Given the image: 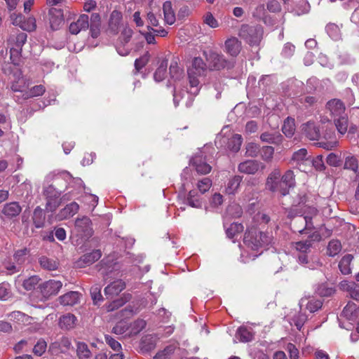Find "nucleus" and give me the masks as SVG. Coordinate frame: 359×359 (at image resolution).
Wrapping results in <instances>:
<instances>
[{
    "instance_id": "obj_4",
    "label": "nucleus",
    "mask_w": 359,
    "mask_h": 359,
    "mask_svg": "<svg viewBox=\"0 0 359 359\" xmlns=\"http://www.w3.org/2000/svg\"><path fill=\"white\" fill-rule=\"evenodd\" d=\"M306 214L304 217H300L292 223V228L294 231L307 233L315 229L312 219L317 215L318 210L313 207H307Z\"/></svg>"
},
{
    "instance_id": "obj_61",
    "label": "nucleus",
    "mask_w": 359,
    "mask_h": 359,
    "mask_svg": "<svg viewBox=\"0 0 359 359\" xmlns=\"http://www.w3.org/2000/svg\"><path fill=\"white\" fill-rule=\"evenodd\" d=\"M4 267L8 275H13L21 271L20 267L14 261H8L4 263Z\"/></svg>"
},
{
    "instance_id": "obj_31",
    "label": "nucleus",
    "mask_w": 359,
    "mask_h": 359,
    "mask_svg": "<svg viewBox=\"0 0 359 359\" xmlns=\"http://www.w3.org/2000/svg\"><path fill=\"white\" fill-rule=\"evenodd\" d=\"M163 12L165 22L171 25L175 22V14L172 6V3L169 1H165L163 5Z\"/></svg>"
},
{
    "instance_id": "obj_38",
    "label": "nucleus",
    "mask_w": 359,
    "mask_h": 359,
    "mask_svg": "<svg viewBox=\"0 0 359 359\" xmlns=\"http://www.w3.org/2000/svg\"><path fill=\"white\" fill-rule=\"evenodd\" d=\"M242 180L243 177L241 176H233L228 182L227 186L226 187V192L228 194H234L236 192H237Z\"/></svg>"
},
{
    "instance_id": "obj_17",
    "label": "nucleus",
    "mask_w": 359,
    "mask_h": 359,
    "mask_svg": "<svg viewBox=\"0 0 359 359\" xmlns=\"http://www.w3.org/2000/svg\"><path fill=\"white\" fill-rule=\"evenodd\" d=\"M341 290L346 292L352 299L359 300V285L353 281L343 280L339 283Z\"/></svg>"
},
{
    "instance_id": "obj_29",
    "label": "nucleus",
    "mask_w": 359,
    "mask_h": 359,
    "mask_svg": "<svg viewBox=\"0 0 359 359\" xmlns=\"http://www.w3.org/2000/svg\"><path fill=\"white\" fill-rule=\"evenodd\" d=\"M79 295L78 292L71 291L60 296L59 300L60 304L64 306H73L78 303Z\"/></svg>"
},
{
    "instance_id": "obj_19",
    "label": "nucleus",
    "mask_w": 359,
    "mask_h": 359,
    "mask_svg": "<svg viewBox=\"0 0 359 359\" xmlns=\"http://www.w3.org/2000/svg\"><path fill=\"white\" fill-rule=\"evenodd\" d=\"M327 108L330 111V114L334 118L345 115V106L344 103L337 99L330 100L327 103Z\"/></svg>"
},
{
    "instance_id": "obj_10",
    "label": "nucleus",
    "mask_w": 359,
    "mask_h": 359,
    "mask_svg": "<svg viewBox=\"0 0 359 359\" xmlns=\"http://www.w3.org/2000/svg\"><path fill=\"white\" fill-rule=\"evenodd\" d=\"M72 348V343L68 337H63L60 340L51 343L49 351L53 355L66 353Z\"/></svg>"
},
{
    "instance_id": "obj_35",
    "label": "nucleus",
    "mask_w": 359,
    "mask_h": 359,
    "mask_svg": "<svg viewBox=\"0 0 359 359\" xmlns=\"http://www.w3.org/2000/svg\"><path fill=\"white\" fill-rule=\"evenodd\" d=\"M22 16L19 15L18 16L15 21L13 22V24L15 25H20V27L23 30H26L28 32L34 31L36 29V20L34 18H29L27 22H22Z\"/></svg>"
},
{
    "instance_id": "obj_54",
    "label": "nucleus",
    "mask_w": 359,
    "mask_h": 359,
    "mask_svg": "<svg viewBox=\"0 0 359 359\" xmlns=\"http://www.w3.org/2000/svg\"><path fill=\"white\" fill-rule=\"evenodd\" d=\"M239 340L243 342H248L253 339V334L245 327H239L237 330Z\"/></svg>"
},
{
    "instance_id": "obj_36",
    "label": "nucleus",
    "mask_w": 359,
    "mask_h": 359,
    "mask_svg": "<svg viewBox=\"0 0 359 359\" xmlns=\"http://www.w3.org/2000/svg\"><path fill=\"white\" fill-rule=\"evenodd\" d=\"M260 140L263 142L278 144L282 142V135L278 133H271L265 132L260 135Z\"/></svg>"
},
{
    "instance_id": "obj_60",
    "label": "nucleus",
    "mask_w": 359,
    "mask_h": 359,
    "mask_svg": "<svg viewBox=\"0 0 359 359\" xmlns=\"http://www.w3.org/2000/svg\"><path fill=\"white\" fill-rule=\"evenodd\" d=\"M39 280V276H32L23 281L22 286L26 290H32L35 288Z\"/></svg>"
},
{
    "instance_id": "obj_34",
    "label": "nucleus",
    "mask_w": 359,
    "mask_h": 359,
    "mask_svg": "<svg viewBox=\"0 0 359 359\" xmlns=\"http://www.w3.org/2000/svg\"><path fill=\"white\" fill-rule=\"evenodd\" d=\"M306 203V196L304 195L301 197L300 201L299 202L297 205H292V208L289 210L287 217L288 218H294L296 216L300 215L302 216L303 214L306 213V209L304 210L302 207V205H304Z\"/></svg>"
},
{
    "instance_id": "obj_58",
    "label": "nucleus",
    "mask_w": 359,
    "mask_h": 359,
    "mask_svg": "<svg viewBox=\"0 0 359 359\" xmlns=\"http://www.w3.org/2000/svg\"><path fill=\"white\" fill-rule=\"evenodd\" d=\"M312 243L310 240L304 241H299L294 243V248L302 252V254H306L311 248Z\"/></svg>"
},
{
    "instance_id": "obj_52",
    "label": "nucleus",
    "mask_w": 359,
    "mask_h": 359,
    "mask_svg": "<svg viewBox=\"0 0 359 359\" xmlns=\"http://www.w3.org/2000/svg\"><path fill=\"white\" fill-rule=\"evenodd\" d=\"M243 230V226L241 224L233 222L226 229V233L229 238H233L236 234L242 232Z\"/></svg>"
},
{
    "instance_id": "obj_53",
    "label": "nucleus",
    "mask_w": 359,
    "mask_h": 359,
    "mask_svg": "<svg viewBox=\"0 0 359 359\" xmlns=\"http://www.w3.org/2000/svg\"><path fill=\"white\" fill-rule=\"evenodd\" d=\"M344 168L353 170L356 173L358 168V161L356 157L353 156H346L344 162Z\"/></svg>"
},
{
    "instance_id": "obj_51",
    "label": "nucleus",
    "mask_w": 359,
    "mask_h": 359,
    "mask_svg": "<svg viewBox=\"0 0 359 359\" xmlns=\"http://www.w3.org/2000/svg\"><path fill=\"white\" fill-rule=\"evenodd\" d=\"M342 315L348 320H354L356 317V305L353 302H348L344 308Z\"/></svg>"
},
{
    "instance_id": "obj_20",
    "label": "nucleus",
    "mask_w": 359,
    "mask_h": 359,
    "mask_svg": "<svg viewBox=\"0 0 359 359\" xmlns=\"http://www.w3.org/2000/svg\"><path fill=\"white\" fill-rule=\"evenodd\" d=\"M303 134L311 140H317L320 137L319 128L313 122L309 121L302 126Z\"/></svg>"
},
{
    "instance_id": "obj_48",
    "label": "nucleus",
    "mask_w": 359,
    "mask_h": 359,
    "mask_svg": "<svg viewBox=\"0 0 359 359\" xmlns=\"http://www.w3.org/2000/svg\"><path fill=\"white\" fill-rule=\"evenodd\" d=\"M39 264L43 269L48 271L55 270L58 266V263L55 259L45 256H42L39 258Z\"/></svg>"
},
{
    "instance_id": "obj_30",
    "label": "nucleus",
    "mask_w": 359,
    "mask_h": 359,
    "mask_svg": "<svg viewBox=\"0 0 359 359\" xmlns=\"http://www.w3.org/2000/svg\"><path fill=\"white\" fill-rule=\"evenodd\" d=\"M22 211L21 206L17 202H11L4 205L3 213L8 217H14L18 216Z\"/></svg>"
},
{
    "instance_id": "obj_16",
    "label": "nucleus",
    "mask_w": 359,
    "mask_h": 359,
    "mask_svg": "<svg viewBox=\"0 0 359 359\" xmlns=\"http://www.w3.org/2000/svg\"><path fill=\"white\" fill-rule=\"evenodd\" d=\"M44 194L48 198L46 203V209L48 211L53 212L59 205V195L55 192V189L52 186H49L44 190Z\"/></svg>"
},
{
    "instance_id": "obj_46",
    "label": "nucleus",
    "mask_w": 359,
    "mask_h": 359,
    "mask_svg": "<svg viewBox=\"0 0 359 359\" xmlns=\"http://www.w3.org/2000/svg\"><path fill=\"white\" fill-rule=\"evenodd\" d=\"M29 250L27 248L20 249L13 255V261L21 268L26 262Z\"/></svg>"
},
{
    "instance_id": "obj_22",
    "label": "nucleus",
    "mask_w": 359,
    "mask_h": 359,
    "mask_svg": "<svg viewBox=\"0 0 359 359\" xmlns=\"http://www.w3.org/2000/svg\"><path fill=\"white\" fill-rule=\"evenodd\" d=\"M260 163L255 160H248L241 163L238 166V170L240 172L254 175L259 169Z\"/></svg>"
},
{
    "instance_id": "obj_18",
    "label": "nucleus",
    "mask_w": 359,
    "mask_h": 359,
    "mask_svg": "<svg viewBox=\"0 0 359 359\" xmlns=\"http://www.w3.org/2000/svg\"><path fill=\"white\" fill-rule=\"evenodd\" d=\"M14 78L11 79V88L13 92L25 93L29 86L27 80L23 78L20 72L14 74Z\"/></svg>"
},
{
    "instance_id": "obj_55",
    "label": "nucleus",
    "mask_w": 359,
    "mask_h": 359,
    "mask_svg": "<svg viewBox=\"0 0 359 359\" xmlns=\"http://www.w3.org/2000/svg\"><path fill=\"white\" fill-rule=\"evenodd\" d=\"M274 149L271 146L263 147L260 149L261 158L266 162H270L273 159Z\"/></svg>"
},
{
    "instance_id": "obj_23",
    "label": "nucleus",
    "mask_w": 359,
    "mask_h": 359,
    "mask_svg": "<svg viewBox=\"0 0 359 359\" xmlns=\"http://www.w3.org/2000/svg\"><path fill=\"white\" fill-rule=\"evenodd\" d=\"M122 20V13L116 10L111 12L109 20V31L116 34L118 32L119 26Z\"/></svg>"
},
{
    "instance_id": "obj_42",
    "label": "nucleus",
    "mask_w": 359,
    "mask_h": 359,
    "mask_svg": "<svg viewBox=\"0 0 359 359\" xmlns=\"http://www.w3.org/2000/svg\"><path fill=\"white\" fill-rule=\"evenodd\" d=\"M33 224L36 228H41L45 222V214L40 207H36L34 210L32 217Z\"/></svg>"
},
{
    "instance_id": "obj_24",
    "label": "nucleus",
    "mask_w": 359,
    "mask_h": 359,
    "mask_svg": "<svg viewBox=\"0 0 359 359\" xmlns=\"http://www.w3.org/2000/svg\"><path fill=\"white\" fill-rule=\"evenodd\" d=\"M27 34L25 32H20L16 34H11L8 39V46L12 48L22 50L23 45L27 41Z\"/></svg>"
},
{
    "instance_id": "obj_59",
    "label": "nucleus",
    "mask_w": 359,
    "mask_h": 359,
    "mask_svg": "<svg viewBox=\"0 0 359 359\" xmlns=\"http://www.w3.org/2000/svg\"><path fill=\"white\" fill-rule=\"evenodd\" d=\"M130 299V294H124V299L123 298L116 299L112 302H111L107 307V311H112L115 309H118L122 306L125 303H126Z\"/></svg>"
},
{
    "instance_id": "obj_6",
    "label": "nucleus",
    "mask_w": 359,
    "mask_h": 359,
    "mask_svg": "<svg viewBox=\"0 0 359 359\" xmlns=\"http://www.w3.org/2000/svg\"><path fill=\"white\" fill-rule=\"evenodd\" d=\"M290 163L301 171L306 172V166H311V158L307 150L302 148L293 153Z\"/></svg>"
},
{
    "instance_id": "obj_50",
    "label": "nucleus",
    "mask_w": 359,
    "mask_h": 359,
    "mask_svg": "<svg viewBox=\"0 0 359 359\" xmlns=\"http://www.w3.org/2000/svg\"><path fill=\"white\" fill-rule=\"evenodd\" d=\"M178 57H173L170 65V75L174 79H180L182 74V69L178 66Z\"/></svg>"
},
{
    "instance_id": "obj_12",
    "label": "nucleus",
    "mask_w": 359,
    "mask_h": 359,
    "mask_svg": "<svg viewBox=\"0 0 359 359\" xmlns=\"http://www.w3.org/2000/svg\"><path fill=\"white\" fill-rule=\"evenodd\" d=\"M89 17L88 15H81L76 22L69 25V30L72 34H77L82 30L89 28Z\"/></svg>"
},
{
    "instance_id": "obj_1",
    "label": "nucleus",
    "mask_w": 359,
    "mask_h": 359,
    "mask_svg": "<svg viewBox=\"0 0 359 359\" xmlns=\"http://www.w3.org/2000/svg\"><path fill=\"white\" fill-rule=\"evenodd\" d=\"M272 241L273 236L269 233L252 228L245 233L243 243L252 250L259 251L268 247Z\"/></svg>"
},
{
    "instance_id": "obj_25",
    "label": "nucleus",
    "mask_w": 359,
    "mask_h": 359,
    "mask_svg": "<svg viewBox=\"0 0 359 359\" xmlns=\"http://www.w3.org/2000/svg\"><path fill=\"white\" fill-rule=\"evenodd\" d=\"M77 318L72 313H67L62 316L59 319V326L63 330L73 329L76 324Z\"/></svg>"
},
{
    "instance_id": "obj_39",
    "label": "nucleus",
    "mask_w": 359,
    "mask_h": 359,
    "mask_svg": "<svg viewBox=\"0 0 359 359\" xmlns=\"http://www.w3.org/2000/svg\"><path fill=\"white\" fill-rule=\"evenodd\" d=\"M168 65V62L166 59H164L161 62L154 74V78L156 81L160 82L166 77Z\"/></svg>"
},
{
    "instance_id": "obj_45",
    "label": "nucleus",
    "mask_w": 359,
    "mask_h": 359,
    "mask_svg": "<svg viewBox=\"0 0 359 359\" xmlns=\"http://www.w3.org/2000/svg\"><path fill=\"white\" fill-rule=\"evenodd\" d=\"M334 122L338 132L341 135H344L348 130V117L346 114L334 118Z\"/></svg>"
},
{
    "instance_id": "obj_5",
    "label": "nucleus",
    "mask_w": 359,
    "mask_h": 359,
    "mask_svg": "<svg viewBox=\"0 0 359 359\" xmlns=\"http://www.w3.org/2000/svg\"><path fill=\"white\" fill-rule=\"evenodd\" d=\"M266 187L272 192H278L282 196L287 195V191L283 188L281 180V172L276 168L268 175L266 181Z\"/></svg>"
},
{
    "instance_id": "obj_8",
    "label": "nucleus",
    "mask_w": 359,
    "mask_h": 359,
    "mask_svg": "<svg viewBox=\"0 0 359 359\" xmlns=\"http://www.w3.org/2000/svg\"><path fill=\"white\" fill-rule=\"evenodd\" d=\"M62 286L60 280H49L41 284L40 291L45 298L56 294Z\"/></svg>"
},
{
    "instance_id": "obj_14",
    "label": "nucleus",
    "mask_w": 359,
    "mask_h": 359,
    "mask_svg": "<svg viewBox=\"0 0 359 359\" xmlns=\"http://www.w3.org/2000/svg\"><path fill=\"white\" fill-rule=\"evenodd\" d=\"M91 221L87 217L77 218L75 221V228L78 233L83 236H89L92 234Z\"/></svg>"
},
{
    "instance_id": "obj_21",
    "label": "nucleus",
    "mask_w": 359,
    "mask_h": 359,
    "mask_svg": "<svg viewBox=\"0 0 359 359\" xmlns=\"http://www.w3.org/2000/svg\"><path fill=\"white\" fill-rule=\"evenodd\" d=\"M298 262L300 264L305 266L310 269H316L323 266L320 258L312 257L309 258L306 254H300L298 256Z\"/></svg>"
},
{
    "instance_id": "obj_2",
    "label": "nucleus",
    "mask_w": 359,
    "mask_h": 359,
    "mask_svg": "<svg viewBox=\"0 0 359 359\" xmlns=\"http://www.w3.org/2000/svg\"><path fill=\"white\" fill-rule=\"evenodd\" d=\"M207 72V65L203 60L201 57H195L192 60L191 66L187 71L191 93L198 94L199 85L202 79L206 76Z\"/></svg>"
},
{
    "instance_id": "obj_32",
    "label": "nucleus",
    "mask_w": 359,
    "mask_h": 359,
    "mask_svg": "<svg viewBox=\"0 0 359 359\" xmlns=\"http://www.w3.org/2000/svg\"><path fill=\"white\" fill-rule=\"evenodd\" d=\"M281 180L283 188L286 189L288 194L290 189L295 186V176L293 171L291 170H287L284 175H281Z\"/></svg>"
},
{
    "instance_id": "obj_13",
    "label": "nucleus",
    "mask_w": 359,
    "mask_h": 359,
    "mask_svg": "<svg viewBox=\"0 0 359 359\" xmlns=\"http://www.w3.org/2000/svg\"><path fill=\"white\" fill-rule=\"evenodd\" d=\"M102 256L101 251L100 250H93L89 253H86L82 255L76 262V266L79 268H83L88 265L93 264L97 261Z\"/></svg>"
},
{
    "instance_id": "obj_49",
    "label": "nucleus",
    "mask_w": 359,
    "mask_h": 359,
    "mask_svg": "<svg viewBox=\"0 0 359 359\" xmlns=\"http://www.w3.org/2000/svg\"><path fill=\"white\" fill-rule=\"evenodd\" d=\"M96 267L104 280H107V276L114 271L113 264L111 263H106L103 260Z\"/></svg>"
},
{
    "instance_id": "obj_7",
    "label": "nucleus",
    "mask_w": 359,
    "mask_h": 359,
    "mask_svg": "<svg viewBox=\"0 0 359 359\" xmlns=\"http://www.w3.org/2000/svg\"><path fill=\"white\" fill-rule=\"evenodd\" d=\"M190 165L198 175H207L212 170V166L207 163L205 156L201 151L196 152L191 158Z\"/></svg>"
},
{
    "instance_id": "obj_15",
    "label": "nucleus",
    "mask_w": 359,
    "mask_h": 359,
    "mask_svg": "<svg viewBox=\"0 0 359 359\" xmlns=\"http://www.w3.org/2000/svg\"><path fill=\"white\" fill-rule=\"evenodd\" d=\"M126 288V283L122 280H116L104 288V294L107 299H113Z\"/></svg>"
},
{
    "instance_id": "obj_57",
    "label": "nucleus",
    "mask_w": 359,
    "mask_h": 359,
    "mask_svg": "<svg viewBox=\"0 0 359 359\" xmlns=\"http://www.w3.org/2000/svg\"><path fill=\"white\" fill-rule=\"evenodd\" d=\"M146 321L142 319H137L130 325V334H137L141 332L146 326Z\"/></svg>"
},
{
    "instance_id": "obj_41",
    "label": "nucleus",
    "mask_w": 359,
    "mask_h": 359,
    "mask_svg": "<svg viewBox=\"0 0 359 359\" xmlns=\"http://www.w3.org/2000/svg\"><path fill=\"white\" fill-rule=\"evenodd\" d=\"M185 203L192 208H200L202 206L198 192L196 190H191L189 192L187 198H185Z\"/></svg>"
},
{
    "instance_id": "obj_11",
    "label": "nucleus",
    "mask_w": 359,
    "mask_h": 359,
    "mask_svg": "<svg viewBox=\"0 0 359 359\" xmlns=\"http://www.w3.org/2000/svg\"><path fill=\"white\" fill-rule=\"evenodd\" d=\"M242 49L241 41L238 38L232 36L224 42V50L232 57H236Z\"/></svg>"
},
{
    "instance_id": "obj_26",
    "label": "nucleus",
    "mask_w": 359,
    "mask_h": 359,
    "mask_svg": "<svg viewBox=\"0 0 359 359\" xmlns=\"http://www.w3.org/2000/svg\"><path fill=\"white\" fill-rule=\"evenodd\" d=\"M156 345V339L154 336L147 334L144 336L140 341V348L142 352H149L153 350Z\"/></svg>"
},
{
    "instance_id": "obj_3",
    "label": "nucleus",
    "mask_w": 359,
    "mask_h": 359,
    "mask_svg": "<svg viewBox=\"0 0 359 359\" xmlns=\"http://www.w3.org/2000/svg\"><path fill=\"white\" fill-rule=\"evenodd\" d=\"M264 34L263 28L261 25H241L238 35L250 46H258L262 39Z\"/></svg>"
},
{
    "instance_id": "obj_47",
    "label": "nucleus",
    "mask_w": 359,
    "mask_h": 359,
    "mask_svg": "<svg viewBox=\"0 0 359 359\" xmlns=\"http://www.w3.org/2000/svg\"><path fill=\"white\" fill-rule=\"evenodd\" d=\"M76 353L79 359H89L91 357V352L88 345L84 342L79 341L77 343Z\"/></svg>"
},
{
    "instance_id": "obj_28",
    "label": "nucleus",
    "mask_w": 359,
    "mask_h": 359,
    "mask_svg": "<svg viewBox=\"0 0 359 359\" xmlns=\"http://www.w3.org/2000/svg\"><path fill=\"white\" fill-rule=\"evenodd\" d=\"M79 205L76 202H72L60 210L58 217L60 219H65L73 217L77 213Z\"/></svg>"
},
{
    "instance_id": "obj_62",
    "label": "nucleus",
    "mask_w": 359,
    "mask_h": 359,
    "mask_svg": "<svg viewBox=\"0 0 359 359\" xmlns=\"http://www.w3.org/2000/svg\"><path fill=\"white\" fill-rule=\"evenodd\" d=\"M212 186V180L209 177H204L199 180L197 184V187L201 194L208 191Z\"/></svg>"
},
{
    "instance_id": "obj_64",
    "label": "nucleus",
    "mask_w": 359,
    "mask_h": 359,
    "mask_svg": "<svg viewBox=\"0 0 359 359\" xmlns=\"http://www.w3.org/2000/svg\"><path fill=\"white\" fill-rule=\"evenodd\" d=\"M133 34V31L132 29L129 27H125L119 36L120 42L123 45L128 43L130 41Z\"/></svg>"
},
{
    "instance_id": "obj_33",
    "label": "nucleus",
    "mask_w": 359,
    "mask_h": 359,
    "mask_svg": "<svg viewBox=\"0 0 359 359\" xmlns=\"http://www.w3.org/2000/svg\"><path fill=\"white\" fill-rule=\"evenodd\" d=\"M353 256L350 254L344 255L339 262V269L344 275H348L351 273V263Z\"/></svg>"
},
{
    "instance_id": "obj_40",
    "label": "nucleus",
    "mask_w": 359,
    "mask_h": 359,
    "mask_svg": "<svg viewBox=\"0 0 359 359\" xmlns=\"http://www.w3.org/2000/svg\"><path fill=\"white\" fill-rule=\"evenodd\" d=\"M177 346L170 344L163 350L158 351L154 357V359H171L173 357Z\"/></svg>"
},
{
    "instance_id": "obj_44",
    "label": "nucleus",
    "mask_w": 359,
    "mask_h": 359,
    "mask_svg": "<svg viewBox=\"0 0 359 359\" xmlns=\"http://www.w3.org/2000/svg\"><path fill=\"white\" fill-rule=\"evenodd\" d=\"M342 249L341 242L337 239L331 240L327 247V255L329 257H334L338 255Z\"/></svg>"
},
{
    "instance_id": "obj_43",
    "label": "nucleus",
    "mask_w": 359,
    "mask_h": 359,
    "mask_svg": "<svg viewBox=\"0 0 359 359\" xmlns=\"http://www.w3.org/2000/svg\"><path fill=\"white\" fill-rule=\"evenodd\" d=\"M46 88L43 85H37L31 88L29 90L25 91L22 97L25 100H27L34 97H38L43 95Z\"/></svg>"
},
{
    "instance_id": "obj_56",
    "label": "nucleus",
    "mask_w": 359,
    "mask_h": 359,
    "mask_svg": "<svg viewBox=\"0 0 359 359\" xmlns=\"http://www.w3.org/2000/svg\"><path fill=\"white\" fill-rule=\"evenodd\" d=\"M283 133L287 137H291L294 133V123L293 119L287 118L283 123L282 128Z\"/></svg>"
},
{
    "instance_id": "obj_37",
    "label": "nucleus",
    "mask_w": 359,
    "mask_h": 359,
    "mask_svg": "<svg viewBox=\"0 0 359 359\" xmlns=\"http://www.w3.org/2000/svg\"><path fill=\"white\" fill-rule=\"evenodd\" d=\"M252 17L257 20H262L265 24H267L268 18L270 16L266 15V11L264 4L257 5L252 12Z\"/></svg>"
},
{
    "instance_id": "obj_27",
    "label": "nucleus",
    "mask_w": 359,
    "mask_h": 359,
    "mask_svg": "<svg viewBox=\"0 0 359 359\" xmlns=\"http://www.w3.org/2000/svg\"><path fill=\"white\" fill-rule=\"evenodd\" d=\"M89 27L93 38H97L100 34L101 18L98 13H92L90 18Z\"/></svg>"
},
{
    "instance_id": "obj_9",
    "label": "nucleus",
    "mask_w": 359,
    "mask_h": 359,
    "mask_svg": "<svg viewBox=\"0 0 359 359\" xmlns=\"http://www.w3.org/2000/svg\"><path fill=\"white\" fill-rule=\"evenodd\" d=\"M205 57L210 66L217 70L224 69L229 63L222 54L214 51L210 52L208 55H205Z\"/></svg>"
},
{
    "instance_id": "obj_63",
    "label": "nucleus",
    "mask_w": 359,
    "mask_h": 359,
    "mask_svg": "<svg viewBox=\"0 0 359 359\" xmlns=\"http://www.w3.org/2000/svg\"><path fill=\"white\" fill-rule=\"evenodd\" d=\"M47 348V344L45 340L39 339L33 348V353L38 356H41L45 353Z\"/></svg>"
}]
</instances>
